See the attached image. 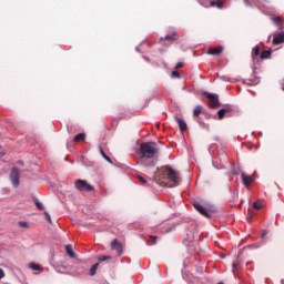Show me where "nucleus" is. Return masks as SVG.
Wrapping results in <instances>:
<instances>
[{
	"mask_svg": "<svg viewBox=\"0 0 284 284\" xmlns=\"http://www.w3.org/2000/svg\"><path fill=\"white\" fill-rule=\"evenodd\" d=\"M181 68H183V62H179V63L175 65V69H176V70H179V69H181Z\"/></svg>",
	"mask_w": 284,
	"mask_h": 284,
	"instance_id": "32",
	"label": "nucleus"
},
{
	"mask_svg": "<svg viewBox=\"0 0 284 284\" xmlns=\"http://www.w3.org/2000/svg\"><path fill=\"white\" fill-rule=\"evenodd\" d=\"M272 58V50H265L260 53V59H271Z\"/></svg>",
	"mask_w": 284,
	"mask_h": 284,
	"instance_id": "13",
	"label": "nucleus"
},
{
	"mask_svg": "<svg viewBox=\"0 0 284 284\" xmlns=\"http://www.w3.org/2000/svg\"><path fill=\"white\" fill-rule=\"evenodd\" d=\"M65 252H67L68 256H70V258H74L77 256V254H74V251H72V245H67Z\"/></svg>",
	"mask_w": 284,
	"mask_h": 284,
	"instance_id": "15",
	"label": "nucleus"
},
{
	"mask_svg": "<svg viewBox=\"0 0 284 284\" xmlns=\"http://www.w3.org/2000/svg\"><path fill=\"white\" fill-rule=\"evenodd\" d=\"M18 225L19 227H23L24 230H28V227H30V225L26 221L18 222Z\"/></svg>",
	"mask_w": 284,
	"mask_h": 284,
	"instance_id": "23",
	"label": "nucleus"
},
{
	"mask_svg": "<svg viewBox=\"0 0 284 284\" xmlns=\"http://www.w3.org/2000/svg\"><path fill=\"white\" fill-rule=\"evenodd\" d=\"M221 52H223V47H216L214 49H210L207 53L212 55H219L221 54Z\"/></svg>",
	"mask_w": 284,
	"mask_h": 284,
	"instance_id": "14",
	"label": "nucleus"
},
{
	"mask_svg": "<svg viewBox=\"0 0 284 284\" xmlns=\"http://www.w3.org/2000/svg\"><path fill=\"white\" fill-rule=\"evenodd\" d=\"M111 250L118 253V256L123 254V245L119 242V240H113L111 242Z\"/></svg>",
	"mask_w": 284,
	"mask_h": 284,
	"instance_id": "6",
	"label": "nucleus"
},
{
	"mask_svg": "<svg viewBox=\"0 0 284 284\" xmlns=\"http://www.w3.org/2000/svg\"><path fill=\"white\" fill-rule=\"evenodd\" d=\"M253 207H254V210H261V207H263V202H261V201L254 202Z\"/></svg>",
	"mask_w": 284,
	"mask_h": 284,
	"instance_id": "22",
	"label": "nucleus"
},
{
	"mask_svg": "<svg viewBox=\"0 0 284 284\" xmlns=\"http://www.w3.org/2000/svg\"><path fill=\"white\" fill-rule=\"evenodd\" d=\"M172 77L173 79H181V73H179V71H173Z\"/></svg>",
	"mask_w": 284,
	"mask_h": 284,
	"instance_id": "27",
	"label": "nucleus"
},
{
	"mask_svg": "<svg viewBox=\"0 0 284 284\" xmlns=\"http://www.w3.org/2000/svg\"><path fill=\"white\" fill-rule=\"evenodd\" d=\"M275 37H284V31H282V32L275 34Z\"/></svg>",
	"mask_w": 284,
	"mask_h": 284,
	"instance_id": "36",
	"label": "nucleus"
},
{
	"mask_svg": "<svg viewBox=\"0 0 284 284\" xmlns=\"http://www.w3.org/2000/svg\"><path fill=\"white\" fill-rule=\"evenodd\" d=\"M282 90L284 91V84H283V87H282Z\"/></svg>",
	"mask_w": 284,
	"mask_h": 284,
	"instance_id": "42",
	"label": "nucleus"
},
{
	"mask_svg": "<svg viewBox=\"0 0 284 284\" xmlns=\"http://www.w3.org/2000/svg\"><path fill=\"white\" fill-rule=\"evenodd\" d=\"M262 236H263V237L267 236V231H264V232L262 233Z\"/></svg>",
	"mask_w": 284,
	"mask_h": 284,
	"instance_id": "37",
	"label": "nucleus"
},
{
	"mask_svg": "<svg viewBox=\"0 0 284 284\" xmlns=\"http://www.w3.org/2000/svg\"><path fill=\"white\" fill-rule=\"evenodd\" d=\"M204 97H206V99H209V105L210 108H219V95L214 94V93H207L204 92Z\"/></svg>",
	"mask_w": 284,
	"mask_h": 284,
	"instance_id": "5",
	"label": "nucleus"
},
{
	"mask_svg": "<svg viewBox=\"0 0 284 284\" xmlns=\"http://www.w3.org/2000/svg\"><path fill=\"white\" fill-rule=\"evenodd\" d=\"M223 81H226L224 77H222Z\"/></svg>",
	"mask_w": 284,
	"mask_h": 284,
	"instance_id": "41",
	"label": "nucleus"
},
{
	"mask_svg": "<svg viewBox=\"0 0 284 284\" xmlns=\"http://www.w3.org/2000/svg\"><path fill=\"white\" fill-rule=\"evenodd\" d=\"M29 267H30V270H32L33 272H39V271H41V265L36 264V263H30V264H29Z\"/></svg>",
	"mask_w": 284,
	"mask_h": 284,
	"instance_id": "21",
	"label": "nucleus"
},
{
	"mask_svg": "<svg viewBox=\"0 0 284 284\" xmlns=\"http://www.w3.org/2000/svg\"><path fill=\"white\" fill-rule=\"evenodd\" d=\"M244 3L246 6H256L258 3L257 0H244Z\"/></svg>",
	"mask_w": 284,
	"mask_h": 284,
	"instance_id": "24",
	"label": "nucleus"
},
{
	"mask_svg": "<svg viewBox=\"0 0 284 284\" xmlns=\"http://www.w3.org/2000/svg\"><path fill=\"white\" fill-rule=\"evenodd\" d=\"M242 183L245 185V187H250V184L254 183V178L252 175L242 173Z\"/></svg>",
	"mask_w": 284,
	"mask_h": 284,
	"instance_id": "9",
	"label": "nucleus"
},
{
	"mask_svg": "<svg viewBox=\"0 0 284 284\" xmlns=\"http://www.w3.org/2000/svg\"><path fill=\"white\" fill-rule=\"evenodd\" d=\"M139 181H141V183H148V179H145V175H138Z\"/></svg>",
	"mask_w": 284,
	"mask_h": 284,
	"instance_id": "28",
	"label": "nucleus"
},
{
	"mask_svg": "<svg viewBox=\"0 0 284 284\" xmlns=\"http://www.w3.org/2000/svg\"><path fill=\"white\" fill-rule=\"evenodd\" d=\"M193 207H195V210L199 211L202 216H206V219H210V212H207V209H205L203 205L199 203H193Z\"/></svg>",
	"mask_w": 284,
	"mask_h": 284,
	"instance_id": "8",
	"label": "nucleus"
},
{
	"mask_svg": "<svg viewBox=\"0 0 284 284\" xmlns=\"http://www.w3.org/2000/svg\"><path fill=\"white\" fill-rule=\"evenodd\" d=\"M139 152L140 165H144V168H154V165H156V154H159V148H156V143L144 142L140 145Z\"/></svg>",
	"mask_w": 284,
	"mask_h": 284,
	"instance_id": "1",
	"label": "nucleus"
},
{
	"mask_svg": "<svg viewBox=\"0 0 284 284\" xmlns=\"http://www.w3.org/2000/svg\"><path fill=\"white\" fill-rule=\"evenodd\" d=\"M211 8H219L220 10L223 9V0H212L210 2Z\"/></svg>",
	"mask_w": 284,
	"mask_h": 284,
	"instance_id": "12",
	"label": "nucleus"
},
{
	"mask_svg": "<svg viewBox=\"0 0 284 284\" xmlns=\"http://www.w3.org/2000/svg\"><path fill=\"white\" fill-rule=\"evenodd\" d=\"M281 43H284V37H274L273 44L281 45Z\"/></svg>",
	"mask_w": 284,
	"mask_h": 284,
	"instance_id": "17",
	"label": "nucleus"
},
{
	"mask_svg": "<svg viewBox=\"0 0 284 284\" xmlns=\"http://www.w3.org/2000/svg\"><path fill=\"white\" fill-rule=\"evenodd\" d=\"M175 120H176V123H178L181 132H185V130H187V123H185L183 121V119H181V118H175Z\"/></svg>",
	"mask_w": 284,
	"mask_h": 284,
	"instance_id": "11",
	"label": "nucleus"
},
{
	"mask_svg": "<svg viewBox=\"0 0 284 284\" xmlns=\"http://www.w3.org/2000/svg\"><path fill=\"white\" fill-rule=\"evenodd\" d=\"M232 267H233V273L236 271V267H239V265L236 264V262L232 263Z\"/></svg>",
	"mask_w": 284,
	"mask_h": 284,
	"instance_id": "33",
	"label": "nucleus"
},
{
	"mask_svg": "<svg viewBox=\"0 0 284 284\" xmlns=\"http://www.w3.org/2000/svg\"><path fill=\"white\" fill-rule=\"evenodd\" d=\"M161 41H174V38L165 37V38H161Z\"/></svg>",
	"mask_w": 284,
	"mask_h": 284,
	"instance_id": "31",
	"label": "nucleus"
},
{
	"mask_svg": "<svg viewBox=\"0 0 284 284\" xmlns=\"http://www.w3.org/2000/svg\"><path fill=\"white\" fill-rule=\"evenodd\" d=\"M271 21H273V23L276 26V28H278V30H283L284 29V18L281 16H272L271 17Z\"/></svg>",
	"mask_w": 284,
	"mask_h": 284,
	"instance_id": "7",
	"label": "nucleus"
},
{
	"mask_svg": "<svg viewBox=\"0 0 284 284\" xmlns=\"http://www.w3.org/2000/svg\"><path fill=\"white\" fill-rule=\"evenodd\" d=\"M155 181H159V183L168 185L169 187H175V185L179 184V174L176 171H174L171 166H165L162 171V173H158Z\"/></svg>",
	"mask_w": 284,
	"mask_h": 284,
	"instance_id": "2",
	"label": "nucleus"
},
{
	"mask_svg": "<svg viewBox=\"0 0 284 284\" xmlns=\"http://www.w3.org/2000/svg\"><path fill=\"white\" fill-rule=\"evenodd\" d=\"M75 187L77 190H80V192H92L94 190V187L90 185L85 180H77Z\"/></svg>",
	"mask_w": 284,
	"mask_h": 284,
	"instance_id": "3",
	"label": "nucleus"
},
{
	"mask_svg": "<svg viewBox=\"0 0 284 284\" xmlns=\"http://www.w3.org/2000/svg\"><path fill=\"white\" fill-rule=\"evenodd\" d=\"M261 57V47L255 45L252 51V59L253 61H256Z\"/></svg>",
	"mask_w": 284,
	"mask_h": 284,
	"instance_id": "10",
	"label": "nucleus"
},
{
	"mask_svg": "<svg viewBox=\"0 0 284 284\" xmlns=\"http://www.w3.org/2000/svg\"><path fill=\"white\" fill-rule=\"evenodd\" d=\"M20 176H21V173L19 172V169L13 168L10 173V181H11L13 187H17L19 185Z\"/></svg>",
	"mask_w": 284,
	"mask_h": 284,
	"instance_id": "4",
	"label": "nucleus"
},
{
	"mask_svg": "<svg viewBox=\"0 0 284 284\" xmlns=\"http://www.w3.org/2000/svg\"><path fill=\"white\" fill-rule=\"evenodd\" d=\"M225 112H227V110H225V109L219 110L217 116H219L220 120L223 119V116H225Z\"/></svg>",
	"mask_w": 284,
	"mask_h": 284,
	"instance_id": "25",
	"label": "nucleus"
},
{
	"mask_svg": "<svg viewBox=\"0 0 284 284\" xmlns=\"http://www.w3.org/2000/svg\"><path fill=\"white\" fill-rule=\"evenodd\" d=\"M153 241H156V236H152Z\"/></svg>",
	"mask_w": 284,
	"mask_h": 284,
	"instance_id": "40",
	"label": "nucleus"
},
{
	"mask_svg": "<svg viewBox=\"0 0 284 284\" xmlns=\"http://www.w3.org/2000/svg\"><path fill=\"white\" fill-rule=\"evenodd\" d=\"M36 206L38 207V210H43V204L39 201L36 202Z\"/></svg>",
	"mask_w": 284,
	"mask_h": 284,
	"instance_id": "30",
	"label": "nucleus"
},
{
	"mask_svg": "<svg viewBox=\"0 0 284 284\" xmlns=\"http://www.w3.org/2000/svg\"><path fill=\"white\" fill-rule=\"evenodd\" d=\"M254 219V216L253 215H248L247 217H246V221L248 222V223H252V220Z\"/></svg>",
	"mask_w": 284,
	"mask_h": 284,
	"instance_id": "34",
	"label": "nucleus"
},
{
	"mask_svg": "<svg viewBox=\"0 0 284 284\" xmlns=\"http://www.w3.org/2000/svg\"><path fill=\"white\" fill-rule=\"evenodd\" d=\"M110 256L109 255H102V256H100V257H98V261H99V263H103V261H110Z\"/></svg>",
	"mask_w": 284,
	"mask_h": 284,
	"instance_id": "26",
	"label": "nucleus"
},
{
	"mask_svg": "<svg viewBox=\"0 0 284 284\" xmlns=\"http://www.w3.org/2000/svg\"><path fill=\"white\" fill-rule=\"evenodd\" d=\"M203 112V106L201 104H197L193 110V116H199Z\"/></svg>",
	"mask_w": 284,
	"mask_h": 284,
	"instance_id": "16",
	"label": "nucleus"
},
{
	"mask_svg": "<svg viewBox=\"0 0 284 284\" xmlns=\"http://www.w3.org/2000/svg\"><path fill=\"white\" fill-rule=\"evenodd\" d=\"M97 270H99V263L93 264L89 271L90 276H94L97 274Z\"/></svg>",
	"mask_w": 284,
	"mask_h": 284,
	"instance_id": "20",
	"label": "nucleus"
},
{
	"mask_svg": "<svg viewBox=\"0 0 284 284\" xmlns=\"http://www.w3.org/2000/svg\"><path fill=\"white\" fill-rule=\"evenodd\" d=\"M73 141H75V143H79V141H85V133H79L74 136Z\"/></svg>",
	"mask_w": 284,
	"mask_h": 284,
	"instance_id": "19",
	"label": "nucleus"
},
{
	"mask_svg": "<svg viewBox=\"0 0 284 284\" xmlns=\"http://www.w3.org/2000/svg\"><path fill=\"white\" fill-rule=\"evenodd\" d=\"M6 276V273L2 271V268H0V281L1 278H3Z\"/></svg>",
	"mask_w": 284,
	"mask_h": 284,
	"instance_id": "35",
	"label": "nucleus"
},
{
	"mask_svg": "<svg viewBox=\"0 0 284 284\" xmlns=\"http://www.w3.org/2000/svg\"><path fill=\"white\" fill-rule=\"evenodd\" d=\"M44 216H45L48 223H52V217L50 216V213L44 212Z\"/></svg>",
	"mask_w": 284,
	"mask_h": 284,
	"instance_id": "29",
	"label": "nucleus"
},
{
	"mask_svg": "<svg viewBox=\"0 0 284 284\" xmlns=\"http://www.w3.org/2000/svg\"><path fill=\"white\" fill-rule=\"evenodd\" d=\"M233 174H234L235 176H237L239 171H233Z\"/></svg>",
	"mask_w": 284,
	"mask_h": 284,
	"instance_id": "39",
	"label": "nucleus"
},
{
	"mask_svg": "<svg viewBox=\"0 0 284 284\" xmlns=\"http://www.w3.org/2000/svg\"><path fill=\"white\" fill-rule=\"evenodd\" d=\"M100 154H101V156H103L104 160L108 161V163H113V162H112V158H111V156H108V154H105V151H103L102 148H100Z\"/></svg>",
	"mask_w": 284,
	"mask_h": 284,
	"instance_id": "18",
	"label": "nucleus"
},
{
	"mask_svg": "<svg viewBox=\"0 0 284 284\" xmlns=\"http://www.w3.org/2000/svg\"><path fill=\"white\" fill-rule=\"evenodd\" d=\"M176 34H179V33H176V31H173V33L171 34V37H176Z\"/></svg>",
	"mask_w": 284,
	"mask_h": 284,
	"instance_id": "38",
	"label": "nucleus"
}]
</instances>
